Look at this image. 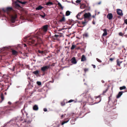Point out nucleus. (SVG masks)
<instances>
[{
    "mask_svg": "<svg viewBox=\"0 0 127 127\" xmlns=\"http://www.w3.org/2000/svg\"><path fill=\"white\" fill-rule=\"evenodd\" d=\"M76 46L74 45H72L71 46V49L72 50L73 49H74L75 47Z\"/></svg>",
    "mask_w": 127,
    "mask_h": 127,
    "instance_id": "30",
    "label": "nucleus"
},
{
    "mask_svg": "<svg viewBox=\"0 0 127 127\" xmlns=\"http://www.w3.org/2000/svg\"><path fill=\"white\" fill-rule=\"evenodd\" d=\"M84 72L86 73L87 71H88L89 70V69L88 68H84Z\"/></svg>",
    "mask_w": 127,
    "mask_h": 127,
    "instance_id": "29",
    "label": "nucleus"
},
{
    "mask_svg": "<svg viewBox=\"0 0 127 127\" xmlns=\"http://www.w3.org/2000/svg\"><path fill=\"white\" fill-rule=\"evenodd\" d=\"M46 50L43 51L38 50L37 52V53L40 54L44 56V55H46Z\"/></svg>",
    "mask_w": 127,
    "mask_h": 127,
    "instance_id": "10",
    "label": "nucleus"
},
{
    "mask_svg": "<svg viewBox=\"0 0 127 127\" xmlns=\"http://www.w3.org/2000/svg\"><path fill=\"white\" fill-rule=\"evenodd\" d=\"M83 12L82 11L78 13V14L76 16V17L78 19L81 20L82 18L80 17V15Z\"/></svg>",
    "mask_w": 127,
    "mask_h": 127,
    "instance_id": "13",
    "label": "nucleus"
},
{
    "mask_svg": "<svg viewBox=\"0 0 127 127\" xmlns=\"http://www.w3.org/2000/svg\"><path fill=\"white\" fill-rule=\"evenodd\" d=\"M58 5H59V6L61 7V8H62V9H63V7L62 6V5L59 2L58 3Z\"/></svg>",
    "mask_w": 127,
    "mask_h": 127,
    "instance_id": "27",
    "label": "nucleus"
},
{
    "mask_svg": "<svg viewBox=\"0 0 127 127\" xmlns=\"http://www.w3.org/2000/svg\"><path fill=\"white\" fill-rule=\"evenodd\" d=\"M80 8L81 9H85L83 11L86 10H89L90 9V8L88 5H86L84 4H82L80 6Z\"/></svg>",
    "mask_w": 127,
    "mask_h": 127,
    "instance_id": "4",
    "label": "nucleus"
},
{
    "mask_svg": "<svg viewBox=\"0 0 127 127\" xmlns=\"http://www.w3.org/2000/svg\"><path fill=\"white\" fill-rule=\"evenodd\" d=\"M71 61L72 63L74 64H76L77 63L76 59L74 57H73L72 58L71 60Z\"/></svg>",
    "mask_w": 127,
    "mask_h": 127,
    "instance_id": "12",
    "label": "nucleus"
},
{
    "mask_svg": "<svg viewBox=\"0 0 127 127\" xmlns=\"http://www.w3.org/2000/svg\"><path fill=\"white\" fill-rule=\"evenodd\" d=\"M110 97H109V99L110 98Z\"/></svg>",
    "mask_w": 127,
    "mask_h": 127,
    "instance_id": "59",
    "label": "nucleus"
},
{
    "mask_svg": "<svg viewBox=\"0 0 127 127\" xmlns=\"http://www.w3.org/2000/svg\"><path fill=\"white\" fill-rule=\"evenodd\" d=\"M103 31L104 32L102 36H106L107 34L106 29H105L103 30Z\"/></svg>",
    "mask_w": 127,
    "mask_h": 127,
    "instance_id": "18",
    "label": "nucleus"
},
{
    "mask_svg": "<svg viewBox=\"0 0 127 127\" xmlns=\"http://www.w3.org/2000/svg\"><path fill=\"white\" fill-rule=\"evenodd\" d=\"M83 16L84 19V21L82 22V24L83 25H85V24L88 22L89 19L91 17V15L90 13L88 12L85 13Z\"/></svg>",
    "mask_w": 127,
    "mask_h": 127,
    "instance_id": "1",
    "label": "nucleus"
},
{
    "mask_svg": "<svg viewBox=\"0 0 127 127\" xmlns=\"http://www.w3.org/2000/svg\"><path fill=\"white\" fill-rule=\"evenodd\" d=\"M48 28V25H46L44 26L41 30L40 32V33L43 35L47 31Z\"/></svg>",
    "mask_w": 127,
    "mask_h": 127,
    "instance_id": "2",
    "label": "nucleus"
},
{
    "mask_svg": "<svg viewBox=\"0 0 127 127\" xmlns=\"http://www.w3.org/2000/svg\"><path fill=\"white\" fill-rule=\"evenodd\" d=\"M37 85L39 86L41 85V82L39 81H37Z\"/></svg>",
    "mask_w": 127,
    "mask_h": 127,
    "instance_id": "31",
    "label": "nucleus"
},
{
    "mask_svg": "<svg viewBox=\"0 0 127 127\" xmlns=\"http://www.w3.org/2000/svg\"><path fill=\"white\" fill-rule=\"evenodd\" d=\"M65 103L64 102H62L61 103V104L62 106H63L65 105Z\"/></svg>",
    "mask_w": 127,
    "mask_h": 127,
    "instance_id": "32",
    "label": "nucleus"
},
{
    "mask_svg": "<svg viewBox=\"0 0 127 127\" xmlns=\"http://www.w3.org/2000/svg\"><path fill=\"white\" fill-rule=\"evenodd\" d=\"M81 0H76V2L77 3H80L81 2Z\"/></svg>",
    "mask_w": 127,
    "mask_h": 127,
    "instance_id": "41",
    "label": "nucleus"
},
{
    "mask_svg": "<svg viewBox=\"0 0 127 127\" xmlns=\"http://www.w3.org/2000/svg\"><path fill=\"white\" fill-rule=\"evenodd\" d=\"M114 60V59L113 58H110V60L112 61Z\"/></svg>",
    "mask_w": 127,
    "mask_h": 127,
    "instance_id": "48",
    "label": "nucleus"
},
{
    "mask_svg": "<svg viewBox=\"0 0 127 127\" xmlns=\"http://www.w3.org/2000/svg\"><path fill=\"white\" fill-rule=\"evenodd\" d=\"M55 37V36L54 35V36H52V39H54V40H56V39H57L56 38V37Z\"/></svg>",
    "mask_w": 127,
    "mask_h": 127,
    "instance_id": "38",
    "label": "nucleus"
},
{
    "mask_svg": "<svg viewBox=\"0 0 127 127\" xmlns=\"http://www.w3.org/2000/svg\"><path fill=\"white\" fill-rule=\"evenodd\" d=\"M124 23L126 24H127V19H126L124 20Z\"/></svg>",
    "mask_w": 127,
    "mask_h": 127,
    "instance_id": "43",
    "label": "nucleus"
},
{
    "mask_svg": "<svg viewBox=\"0 0 127 127\" xmlns=\"http://www.w3.org/2000/svg\"><path fill=\"white\" fill-rule=\"evenodd\" d=\"M126 88V86H124L122 87H120V89L121 90L125 89Z\"/></svg>",
    "mask_w": 127,
    "mask_h": 127,
    "instance_id": "26",
    "label": "nucleus"
},
{
    "mask_svg": "<svg viewBox=\"0 0 127 127\" xmlns=\"http://www.w3.org/2000/svg\"><path fill=\"white\" fill-rule=\"evenodd\" d=\"M117 14L120 16H122L123 15L122 11L120 9H117Z\"/></svg>",
    "mask_w": 127,
    "mask_h": 127,
    "instance_id": "9",
    "label": "nucleus"
},
{
    "mask_svg": "<svg viewBox=\"0 0 127 127\" xmlns=\"http://www.w3.org/2000/svg\"><path fill=\"white\" fill-rule=\"evenodd\" d=\"M39 71L38 70H36L35 71H33V73L35 75H37L39 74Z\"/></svg>",
    "mask_w": 127,
    "mask_h": 127,
    "instance_id": "24",
    "label": "nucleus"
},
{
    "mask_svg": "<svg viewBox=\"0 0 127 127\" xmlns=\"http://www.w3.org/2000/svg\"><path fill=\"white\" fill-rule=\"evenodd\" d=\"M92 17H93V18H95V16H94V15H93V16Z\"/></svg>",
    "mask_w": 127,
    "mask_h": 127,
    "instance_id": "56",
    "label": "nucleus"
},
{
    "mask_svg": "<svg viewBox=\"0 0 127 127\" xmlns=\"http://www.w3.org/2000/svg\"><path fill=\"white\" fill-rule=\"evenodd\" d=\"M53 3L52 2L50 1H49L47 3H46V5L47 6H50L51 5H53Z\"/></svg>",
    "mask_w": 127,
    "mask_h": 127,
    "instance_id": "20",
    "label": "nucleus"
},
{
    "mask_svg": "<svg viewBox=\"0 0 127 127\" xmlns=\"http://www.w3.org/2000/svg\"><path fill=\"white\" fill-rule=\"evenodd\" d=\"M50 67L49 65L44 66L41 68V70L43 72H45Z\"/></svg>",
    "mask_w": 127,
    "mask_h": 127,
    "instance_id": "7",
    "label": "nucleus"
},
{
    "mask_svg": "<svg viewBox=\"0 0 127 127\" xmlns=\"http://www.w3.org/2000/svg\"><path fill=\"white\" fill-rule=\"evenodd\" d=\"M18 1L20 3H21V4H25L27 3V2L26 1H24L22 2L21 1H20L19 0H18Z\"/></svg>",
    "mask_w": 127,
    "mask_h": 127,
    "instance_id": "25",
    "label": "nucleus"
},
{
    "mask_svg": "<svg viewBox=\"0 0 127 127\" xmlns=\"http://www.w3.org/2000/svg\"><path fill=\"white\" fill-rule=\"evenodd\" d=\"M71 12L69 11H67L65 13V16H68L70 14Z\"/></svg>",
    "mask_w": 127,
    "mask_h": 127,
    "instance_id": "22",
    "label": "nucleus"
},
{
    "mask_svg": "<svg viewBox=\"0 0 127 127\" xmlns=\"http://www.w3.org/2000/svg\"><path fill=\"white\" fill-rule=\"evenodd\" d=\"M45 14H44V15H40V16L42 17L43 18H44L45 17Z\"/></svg>",
    "mask_w": 127,
    "mask_h": 127,
    "instance_id": "45",
    "label": "nucleus"
},
{
    "mask_svg": "<svg viewBox=\"0 0 127 127\" xmlns=\"http://www.w3.org/2000/svg\"><path fill=\"white\" fill-rule=\"evenodd\" d=\"M15 69V66H13V71H14V70Z\"/></svg>",
    "mask_w": 127,
    "mask_h": 127,
    "instance_id": "49",
    "label": "nucleus"
},
{
    "mask_svg": "<svg viewBox=\"0 0 127 127\" xmlns=\"http://www.w3.org/2000/svg\"><path fill=\"white\" fill-rule=\"evenodd\" d=\"M69 121V119H66V121H63L62 123V125H63L65 123H67Z\"/></svg>",
    "mask_w": 127,
    "mask_h": 127,
    "instance_id": "21",
    "label": "nucleus"
},
{
    "mask_svg": "<svg viewBox=\"0 0 127 127\" xmlns=\"http://www.w3.org/2000/svg\"><path fill=\"white\" fill-rule=\"evenodd\" d=\"M119 35L121 36H122L123 35V34L121 32H120L119 33Z\"/></svg>",
    "mask_w": 127,
    "mask_h": 127,
    "instance_id": "44",
    "label": "nucleus"
},
{
    "mask_svg": "<svg viewBox=\"0 0 127 127\" xmlns=\"http://www.w3.org/2000/svg\"><path fill=\"white\" fill-rule=\"evenodd\" d=\"M43 110L45 111V112H46L47 111V109L46 108H44V109H43Z\"/></svg>",
    "mask_w": 127,
    "mask_h": 127,
    "instance_id": "46",
    "label": "nucleus"
},
{
    "mask_svg": "<svg viewBox=\"0 0 127 127\" xmlns=\"http://www.w3.org/2000/svg\"><path fill=\"white\" fill-rule=\"evenodd\" d=\"M39 40L40 42H38V43L39 44H42V40L41 39L39 38L38 40V41H39Z\"/></svg>",
    "mask_w": 127,
    "mask_h": 127,
    "instance_id": "28",
    "label": "nucleus"
},
{
    "mask_svg": "<svg viewBox=\"0 0 127 127\" xmlns=\"http://www.w3.org/2000/svg\"><path fill=\"white\" fill-rule=\"evenodd\" d=\"M96 59L97 61L101 63V61L98 59L97 58Z\"/></svg>",
    "mask_w": 127,
    "mask_h": 127,
    "instance_id": "39",
    "label": "nucleus"
},
{
    "mask_svg": "<svg viewBox=\"0 0 127 127\" xmlns=\"http://www.w3.org/2000/svg\"><path fill=\"white\" fill-rule=\"evenodd\" d=\"M54 37H56L57 39L58 38V37L60 36V35H58V34H55L54 35Z\"/></svg>",
    "mask_w": 127,
    "mask_h": 127,
    "instance_id": "40",
    "label": "nucleus"
},
{
    "mask_svg": "<svg viewBox=\"0 0 127 127\" xmlns=\"http://www.w3.org/2000/svg\"><path fill=\"white\" fill-rule=\"evenodd\" d=\"M107 89H106L103 92L102 94L103 95H104V94L107 92Z\"/></svg>",
    "mask_w": 127,
    "mask_h": 127,
    "instance_id": "36",
    "label": "nucleus"
},
{
    "mask_svg": "<svg viewBox=\"0 0 127 127\" xmlns=\"http://www.w3.org/2000/svg\"><path fill=\"white\" fill-rule=\"evenodd\" d=\"M122 62L119 59H117L116 61L117 65L120 66Z\"/></svg>",
    "mask_w": 127,
    "mask_h": 127,
    "instance_id": "14",
    "label": "nucleus"
},
{
    "mask_svg": "<svg viewBox=\"0 0 127 127\" xmlns=\"http://www.w3.org/2000/svg\"><path fill=\"white\" fill-rule=\"evenodd\" d=\"M113 17V15L111 13L108 14L107 16V18L109 20L112 19Z\"/></svg>",
    "mask_w": 127,
    "mask_h": 127,
    "instance_id": "11",
    "label": "nucleus"
},
{
    "mask_svg": "<svg viewBox=\"0 0 127 127\" xmlns=\"http://www.w3.org/2000/svg\"><path fill=\"white\" fill-rule=\"evenodd\" d=\"M101 82H102V83H104V81L103 80H102L101 81Z\"/></svg>",
    "mask_w": 127,
    "mask_h": 127,
    "instance_id": "55",
    "label": "nucleus"
},
{
    "mask_svg": "<svg viewBox=\"0 0 127 127\" xmlns=\"http://www.w3.org/2000/svg\"><path fill=\"white\" fill-rule=\"evenodd\" d=\"M44 7L41 5H39L36 8V10H39L42 9Z\"/></svg>",
    "mask_w": 127,
    "mask_h": 127,
    "instance_id": "19",
    "label": "nucleus"
},
{
    "mask_svg": "<svg viewBox=\"0 0 127 127\" xmlns=\"http://www.w3.org/2000/svg\"><path fill=\"white\" fill-rule=\"evenodd\" d=\"M93 24H94V25H95V23L94 22V21L93 22Z\"/></svg>",
    "mask_w": 127,
    "mask_h": 127,
    "instance_id": "53",
    "label": "nucleus"
},
{
    "mask_svg": "<svg viewBox=\"0 0 127 127\" xmlns=\"http://www.w3.org/2000/svg\"><path fill=\"white\" fill-rule=\"evenodd\" d=\"M4 11L6 12L9 15H11L10 14H9V12L11 11L13 12L14 10L12 7H8L6 8Z\"/></svg>",
    "mask_w": 127,
    "mask_h": 127,
    "instance_id": "6",
    "label": "nucleus"
},
{
    "mask_svg": "<svg viewBox=\"0 0 127 127\" xmlns=\"http://www.w3.org/2000/svg\"><path fill=\"white\" fill-rule=\"evenodd\" d=\"M74 100L71 99L69 100L68 102H66V103H70L74 101Z\"/></svg>",
    "mask_w": 127,
    "mask_h": 127,
    "instance_id": "34",
    "label": "nucleus"
},
{
    "mask_svg": "<svg viewBox=\"0 0 127 127\" xmlns=\"http://www.w3.org/2000/svg\"><path fill=\"white\" fill-rule=\"evenodd\" d=\"M1 99L2 100V101H3L4 99V97L3 95H1Z\"/></svg>",
    "mask_w": 127,
    "mask_h": 127,
    "instance_id": "35",
    "label": "nucleus"
},
{
    "mask_svg": "<svg viewBox=\"0 0 127 127\" xmlns=\"http://www.w3.org/2000/svg\"><path fill=\"white\" fill-rule=\"evenodd\" d=\"M101 3V2H100V1L99 2H98L97 3V4H100Z\"/></svg>",
    "mask_w": 127,
    "mask_h": 127,
    "instance_id": "50",
    "label": "nucleus"
},
{
    "mask_svg": "<svg viewBox=\"0 0 127 127\" xmlns=\"http://www.w3.org/2000/svg\"><path fill=\"white\" fill-rule=\"evenodd\" d=\"M86 60V59L85 56L84 55H83L82 56L81 58V61H84Z\"/></svg>",
    "mask_w": 127,
    "mask_h": 127,
    "instance_id": "16",
    "label": "nucleus"
},
{
    "mask_svg": "<svg viewBox=\"0 0 127 127\" xmlns=\"http://www.w3.org/2000/svg\"><path fill=\"white\" fill-rule=\"evenodd\" d=\"M83 36H85V37H87L88 36V34L87 33H86L84 34L83 35Z\"/></svg>",
    "mask_w": 127,
    "mask_h": 127,
    "instance_id": "37",
    "label": "nucleus"
},
{
    "mask_svg": "<svg viewBox=\"0 0 127 127\" xmlns=\"http://www.w3.org/2000/svg\"><path fill=\"white\" fill-rule=\"evenodd\" d=\"M8 103L9 104H11V103L10 101H9L8 102Z\"/></svg>",
    "mask_w": 127,
    "mask_h": 127,
    "instance_id": "52",
    "label": "nucleus"
},
{
    "mask_svg": "<svg viewBox=\"0 0 127 127\" xmlns=\"http://www.w3.org/2000/svg\"><path fill=\"white\" fill-rule=\"evenodd\" d=\"M64 115H62V116H61V117L62 118H63V117H64Z\"/></svg>",
    "mask_w": 127,
    "mask_h": 127,
    "instance_id": "54",
    "label": "nucleus"
},
{
    "mask_svg": "<svg viewBox=\"0 0 127 127\" xmlns=\"http://www.w3.org/2000/svg\"><path fill=\"white\" fill-rule=\"evenodd\" d=\"M124 92H119L117 96V98H118L120 97Z\"/></svg>",
    "mask_w": 127,
    "mask_h": 127,
    "instance_id": "17",
    "label": "nucleus"
},
{
    "mask_svg": "<svg viewBox=\"0 0 127 127\" xmlns=\"http://www.w3.org/2000/svg\"><path fill=\"white\" fill-rule=\"evenodd\" d=\"M50 57L49 56H48V57H47V58L48 57Z\"/></svg>",
    "mask_w": 127,
    "mask_h": 127,
    "instance_id": "57",
    "label": "nucleus"
},
{
    "mask_svg": "<svg viewBox=\"0 0 127 127\" xmlns=\"http://www.w3.org/2000/svg\"><path fill=\"white\" fill-rule=\"evenodd\" d=\"M17 15L16 14L14 15H11V21L13 23H14L15 21L16 18L17 17Z\"/></svg>",
    "mask_w": 127,
    "mask_h": 127,
    "instance_id": "8",
    "label": "nucleus"
},
{
    "mask_svg": "<svg viewBox=\"0 0 127 127\" xmlns=\"http://www.w3.org/2000/svg\"><path fill=\"white\" fill-rule=\"evenodd\" d=\"M92 66H93V67L94 68H95L96 66H95V65H94V64H92Z\"/></svg>",
    "mask_w": 127,
    "mask_h": 127,
    "instance_id": "47",
    "label": "nucleus"
},
{
    "mask_svg": "<svg viewBox=\"0 0 127 127\" xmlns=\"http://www.w3.org/2000/svg\"><path fill=\"white\" fill-rule=\"evenodd\" d=\"M24 47H26L27 46V45L26 44H24Z\"/></svg>",
    "mask_w": 127,
    "mask_h": 127,
    "instance_id": "51",
    "label": "nucleus"
},
{
    "mask_svg": "<svg viewBox=\"0 0 127 127\" xmlns=\"http://www.w3.org/2000/svg\"><path fill=\"white\" fill-rule=\"evenodd\" d=\"M16 7H20V5L18 4H16Z\"/></svg>",
    "mask_w": 127,
    "mask_h": 127,
    "instance_id": "42",
    "label": "nucleus"
},
{
    "mask_svg": "<svg viewBox=\"0 0 127 127\" xmlns=\"http://www.w3.org/2000/svg\"><path fill=\"white\" fill-rule=\"evenodd\" d=\"M65 18L64 17V15H63V17L61 19H60V22H63L64 21H65Z\"/></svg>",
    "mask_w": 127,
    "mask_h": 127,
    "instance_id": "23",
    "label": "nucleus"
},
{
    "mask_svg": "<svg viewBox=\"0 0 127 127\" xmlns=\"http://www.w3.org/2000/svg\"><path fill=\"white\" fill-rule=\"evenodd\" d=\"M33 108L34 110L37 111L38 110V107L37 105H35L33 106Z\"/></svg>",
    "mask_w": 127,
    "mask_h": 127,
    "instance_id": "15",
    "label": "nucleus"
},
{
    "mask_svg": "<svg viewBox=\"0 0 127 127\" xmlns=\"http://www.w3.org/2000/svg\"><path fill=\"white\" fill-rule=\"evenodd\" d=\"M4 49H6V50H9L10 49H11V50L12 51V54L13 55H17V54L18 53V52L14 50L13 49H12V48H11V47L10 46H9L7 47H4Z\"/></svg>",
    "mask_w": 127,
    "mask_h": 127,
    "instance_id": "3",
    "label": "nucleus"
},
{
    "mask_svg": "<svg viewBox=\"0 0 127 127\" xmlns=\"http://www.w3.org/2000/svg\"><path fill=\"white\" fill-rule=\"evenodd\" d=\"M9 109H7L6 110L5 112V113H8L9 112Z\"/></svg>",
    "mask_w": 127,
    "mask_h": 127,
    "instance_id": "33",
    "label": "nucleus"
},
{
    "mask_svg": "<svg viewBox=\"0 0 127 127\" xmlns=\"http://www.w3.org/2000/svg\"><path fill=\"white\" fill-rule=\"evenodd\" d=\"M29 44L30 45H33L36 46L38 44L36 43L35 40L32 39H30L28 41Z\"/></svg>",
    "mask_w": 127,
    "mask_h": 127,
    "instance_id": "5",
    "label": "nucleus"
},
{
    "mask_svg": "<svg viewBox=\"0 0 127 127\" xmlns=\"http://www.w3.org/2000/svg\"><path fill=\"white\" fill-rule=\"evenodd\" d=\"M78 71L79 72L80 71L79 70H78Z\"/></svg>",
    "mask_w": 127,
    "mask_h": 127,
    "instance_id": "58",
    "label": "nucleus"
}]
</instances>
